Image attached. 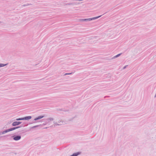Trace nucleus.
<instances>
[{"label": "nucleus", "mask_w": 156, "mask_h": 156, "mask_svg": "<svg viewBox=\"0 0 156 156\" xmlns=\"http://www.w3.org/2000/svg\"><path fill=\"white\" fill-rule=\"evenodd\" d=\"M101 16H102V15H101V16H97V17H93V18H90L87 19H80L79 20V21H90L92 20H94L96 19H97L99 17H101Z\"/></svg>", "instance_id": "obj_1"}, {"label": "nucleus", "mask_w": 156, "mask_h": 156, "mask_svg": "<svg viewBox=\"0 0 156 156\" xmlns=\"http://www.w3.org/2000/svg\"><path fill=\"white\" fill-rule=\"evenodd\" d=\"M20 127H21L20 126H17V127H13V128H12L9 129H8L5 130L3 131L2 132V134H4L8 132L14 130H15L16 129H18V128H20Z\"/></svg>", "instance_id": "obj_2"}, {"label": "nucleus", "mask_w": 156, "mask_h": 156, "mask_svg": "<svg viewBox=\"0 0 156 156\" xmlns=\"http://www.w3.org/2000/svg\"><path fill=\"white\" fill-rule=\"evenodd\" d=\"M63 122H64L62 120V119H59L58 120L57 122L54 121L53 123L56 126H60L61 125Z\"/></svg>", "instance_id": "obj_3"}, {"label": "nucleus", "mask_w": 156, "mask_h": 156, "mask_svg": "<svg viewBox=\"0 0 156 156\" xmlns=\"http://www.w3.org/2000/svg\"><path fill=\"white\" fill-rule=\"evenodd\" d=\"M12 137H13V139L16 141L18 140L21 138V136L20 135L14 136Z\"/></svg>", "instance_id": "obj_4"}, {"label": "nucleus", "mask_w": 156, "mask_h": 156, "mask_svg": "<svg viewBox=\"0 0 156 156\" xmlns=\"http://www.w3.org/2000/svg\"><path fill=\"white\" fill-rule=\"evenodd\" d=\"M22 123L21 122L19 121H15L13 122L12 124V125L13 126H15L18 125Z\"/></svg>", "instance_id": "obj_5"}, {"label": "nucleus", "mask_w": 156, "mask_h": 156, "mask_svg": "<svg viewBox=\"0 0 156 156\" xmlns=\"http://www.w3.org/2000/svg\"><path fill=\"white\" fill-rule=\"evenodd\" d=\"M44 117V115H40L39 116L36 118H35L34 119V121H36L40 119H41L42 118H43Z\"/></svg>", "instance_id": "obj_6"}, {"label": "nucleus", "mask_w": 156, "mask_h": 156, "mask_svg": "<svg viewBox=\"0 0 156 156\" xmlns=\"http://www.w3.org/2000/svg\"><path fill=\"white\" fill-rule=\"evenodd\" d=\"M32 118L31 116H27L23 117V120H27L30 119Z\"/></svg>", "instance_id": "obj_7"}, {"label": "nucleus", "mask_w": 156, "mask_h": 156, "mask_svg": "<svg viewBox=\"0 0 156 156\" xmlns=\"http://www.w3.org/2000/svg\"><path fill=\"white\" fill-rule=\"evenodd\" d=\"M80 4V3L79 2H78V3H67L66 5H74V4H75V5H78V4Z\"/></svg>", "instance_id": "obj_8"}, {"label": "nucleus", "mask_w": 156, "mask_h": 156, "mask_svg": "<svg viewBox=\"0 0 156 156\" xmlns=\"http://www.w3.org/2000/svg\"><path fill=\"white\" fill-rule=\"evenodd\" d=\"M46 120L48 122L54 120V119L52 118H49L47 119Z\"/></svg>", "instance_id": "obj_9"}, {"label": "nucleus", "mask_w": 156, "mask_h": 156, "mask_svg": "<svg viewBox=\"0 0 156 156\" xmlns=\"http://www.w3.org/2000/svg\"><path fill=\"white\" fill-rule=\"evenodd\" d=\"M7 64H4L0 63V68L4 66H6Z\"/></svg>", "instance_id": "obj_10"}, {"label": "nucleus", "mask_w": 156, "mask_h": 156, "mask_svg": "<svg viewBox=\"0 0 156 156\" xmlns=\"http://www.w3.org/2000/svg\"><path fill=\"white\" fill-rule=\"evenodd\" d=\"M121 54H118L117 55H116L114 56V57H113L112 58V59H115V58L118 57H119L121 55Z\"/></svg>", "instance_id": "obj_11"}, {"label": "nucleus", "mask_w": 156, "mask_h": 156, "mask_svg": "<svg viewBox=\"0 0 156 156\" xmlns=\"http://www.w3.org/2000/svg\"><path fill=\"white\" fill-rule=\"evenodd\" d=\"M40 125H36V126H32V127H31L30 129H34L35 128H36V127H38Z\"/></svg>", "instance_id": "obj_12"}, {"label": "nucleus", "mask_w": 156, "mask_h": 156, "mask_svg": "<svg viewBox=\"0 0 156 156\" xmlns=\"http://www.w3.org/2000/svg\"><path fill=\"white\" fill-rule=\"evenodd\" d=\"M16 120V121H20V120H23V118H19L18 119H17Z\"/></svg>", "instance_id": "obj_13"}, {"label": "nucleus", "mask_w": 156, "mask_h": 156, "mask_svg": "<svg viewBox=\"0 0 156 156\" xmlns=\"http://www.w3.org/2000/svg\"><path fill=\"white\" fill-rule=\"evenodd\" d=\"M127 66H128V65L125 66H124L123 67V69H125Z\"/></svg>", "instance_id": "obj_14"}, {"label": "nucleus", "mask_w": 156, "mask_h": 156, "mask_svg": "<svg viewBox=\"0 0 156 156\" xmlns=\"http://www.w3.org/2000/svg\"><path fill=\"white\" fill-rule=\"evenodd\" d=\"M72 73H66L65 74V75H69V74H71Z\"/></svg>", "instance_id": "obj_15"}, {"label": "nucleus", "mask_w": 156, "mask_h": 156, "mask_svg": "<svg viewBox=\"0 0 156 156\" xmlns=\"http://www.w3.org/2000/svg\"><path fill=\"white\" fill-rule=\"evenodd\" d=\"M41 62V60H40L39 62Z\"/></svg>", "instance_id": "obj_16"}, {"label": "nucleus", "mask_w": 156, "mask_h": 156, "mask_svg": "<svg viewBox=\"0 0 156 156\" xmlns=\"http://www.w3.org/2000/svg\"><path fill=\"white\" fill-rule=\"evenodd\" d=\"M45 124H44V123H43V125H45Z\"/></svg>", "instance_id": "obj_17"}, {"label": "nucleus", "mask_w": 156, "mask_h": 156, "mask_svg": "<svg viewBox=\"0 0 156 156\" xmlns=\"http://www.w3.org/2000/svg\"><path fill=\"white\" fill-rule=\"evenodd\" d=\"M27 5H24L23 6H27Z\"/></svg>", "instance_id": "obj_18"}, {"label": "nucleus", "mask_w": 156, "mask_h": 156, "mask_svg": "<svg viewBox=\"0 0 156 156\" xmlns=\"http://www.w3.org/2000/svg\"><path fill=\"white\" fill-rule=\"evenodd\" d=\"M47 128V127H46V128H44V129H46Z\"/></svg>", "instance_id": "obj_19"}]
</instances>
